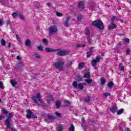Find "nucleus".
<instances>
[{"mask_svg": "<svg viewBox=\"0 0 131 131\" xmlns=\"http://www.w3.org/2000/svg\"><path fill=\"white\" fill-rule=\"evenodd\" d=\"M65 64V61L62 60L61 59H56V62H54L53 64V68L56 69H59L60 71L64 70V65Z\"/></svg>", "mask_w": 131, "mask_h": 131, "instance_id": "f257e3e1", "label": "nucleus"}, {"mask_svg": "<svg viewBox=\"0 0 131 131\" xmlns=\"http://www.w3.org/2000/svg\"><path fill=\"white\" fill-rule=\"evenodd\" d=\"M92 25L100 30H103V29H104V24L103 23V21L100 19L93 21Z\"/></svg>", "mask_w": 131, "mask_h": 131, "instance_id": "f03ea898", "label": "nucleus"}, {"mask_svg": "<svg viewBox=\"0 0 131 131\" xmlns=\"http://www.w3.org/2000/svg\"><path fill=\"white\" fill-rule=\"evenodd\" d=\"M14 113H9V116L7 117V120H5V125H6L7 128H11V118H12Z\"/></svg>", "mask_w": 131, "mask_h": 131, "instance_id": "7ed1b4c3", "label": "nucleus"}, {"mask_svg": "<svg viewBox=\"0 0 131 131\" xmlns=\"http://www.w3.org/2000/svg\"><path fill=\"white\" fill-rule=\"evenodd\" d=\"M32 99L35 104H37L38 101L40 102L41 104H42L43 102L42 100H41V96H40V94L39 93H37L36 96H33Z\"/></svg>", "mask_w": 131, "mask_h": 131, "instance_id": "20e7f679", "label": "nucleus"}, {"mask_svg": "<svg viewBox=\"0 0 131 131\" xmlns=\"http://www.w3.org/2000/svg\"><path fill=\"white\" fill-rule=\"evenodd\" d=\"M73 86L75 89H78V90H80V91H82V90L84 89V86L82 84V83H79L77 84L76 81L73 82Z\"/></svg>", "mask_w": 131, "mask_h": 131, "instance_id": "39448f33", "label": "nucleus"}, {"mask_svg": "<svg viewBox=\"0 0 131 131\" xmlns=\"http://www.w3.org/2000/svg\"><path fill=\"white\" fill-rule=\"evenodd\" d=\"M56 50H58L57 55V56H60V57H62L63 56H66V55H68V54H69V51H68L61 50L60 49H56Z\"/></svg>", "mask_w": 131, "mask_h": 131, "instance_id": "423d86ee", "label": "nucleus"}, {"mask_svg": "<svg viewBox=\"0 0 131 131\" xmlns=\"http://www.w3.org/2000/svg\"><path fill=\"white\" fill-rule=\"evenodd\" d=\"M49 34H53V33H56L58 31V28L56 26H52L49 27Z\"/></svg>", "mask_w": 131, "mask_h": 131, "instance_id": "0eeeda50", "label": "nucleus"}, {"mask_svg": "<svg viewBox=\"0 0 131 131\" xmlns=\"http://www.w3.org/2000/svg\"><path fill=\"white\" fill-rule=\"evenodd\" d=\"M100 60H101V56L98 55L95 59H93L92 62L91 64L93 67H96L97 65V63H99L100 62Z\"/></svg>", "mask_w": 131, "mask_h": 131, "instance_id": "6e6552de", "label": "nucleus"}, {"mask_svg": "<svg viewBox=\"0 0 131 131\" xmlns=\"http://www.w3.org/2000/svg\"><path fill=\"white\" fill-rule=\"evenodd\" d=\"M27 112V118L28 119H31V118H32V115L33 114V112H31V110H27L26 111Z\"/></svg>", "mask_w": 131, "mask_h": 131, "instance_id": "1a4fd4ad", "label": "nucleus"}, {"mask_svg": "<svg viewBox=\"0 0 131 131\" xmlns=\"http://www.w3.org/2000/svg\"><path fill=\"white\" fill-rule=\"evenodd\" d=\"M78 8L79 10H83L84 9V2L80 1L78 4Z\"/></svg>", "mask_w": 131, "mask_h": 131, "instance_id": "9d476101", "label": "nucleus"}, {"mask_svg": "<svg viewBox=\"0 0 131 131\" xmlns=\"http://www.w3.org/2000/svg\"><path fill=\"white\" fill-rule=\"evenodd\" d=\"M59 50L57 49H54L50 48H46L45 51L47 52V53H53L55 52H58Z\"/></svg>", "mask_w": 131, "mask_h": 131, "instance_id": "9b49d317", "label": "nucleus"}, {"mask_svg": "<svg viewBox=\"0 0 131 131\" xmlns=\"http://www.w3.org/2000/svg\"><path fill=\"white\" fill-rule=\"evenodd\" d=\"M69 20H70V17H69L67 18L65 23L63 24L66 27H69V25H70Z\"/></svg>", "mask_w": 131, "mask_h": 131, "instance_id": "f8f14e48", "label": "nucleus"}, {"mask_svg": "<svg viewBox=\"0 0 131 131\" xmlns=\"http://www.w3.org/2000/svg\"><path fill=\"white\" fill-rule=\"evenodd\" d=\"M111 111L112 113H115L117 111V107L116 106H112L111 107Z\"/></svg>", "mask_w": 131, "mask_h": 131, "instance_id": "ddd939ff", "label": "nucleus"}, {"mask_svg": "<svg viewBox=\"0 0 131 131\" xmlns=\"http://www.w3.org/2000/svg\"><path fill=\"white\" fill-rule=\"evenodd\" d=\"M47 117L49 120H55V119H56V117H54L53 115H47Z\"/></svg>", "mask_w": 131, "mask_h": 131, "instance_id": "4468645a", "label": "nucleus"}, {"mask_svg": "<svg viewBox=\"0 0 131 131\" xmlns=\"http://www.w3.org/2000/svg\"><path fill=\"white\" fill-rule=\"evenodd\" d=\"M31 42L30 41V40H29V39H27V40H26L25 41V45L27 47H28L29 48H30Z\"/></svg>", "mask_w": 131, "mask_h": 131, "instance_id": "2eb2a0df", "label": "nucleus"}, {"mask_svg": "<svg viewBox=\"0 0 131 131\" xmlns=\"http://www.w3.org/2000/svg\"><path fill=\"white\" fill-rule=\"evenodd\" d=\"M33 57H35L36 59H40L41 57L38 53L36 52H34L33 54Z\"/></svg>", "mask_w": 131, "mask_h": 131, "instance_id": "dca6fc26", "label": "nucleus"}, {"mask_svg": "<svg viewBox=\"0 0 131 131\" xmlns=\"http://www.w3.org/2000/svg\"><path fill=\"white\" fill-rule=\"evenodd\" d=\"M117 26L116 25L114 24H112L111 25H110L108 27V29L110 30H112V29H114V28H116Z\"/></svg>", "mask_w": 131, "mask_h": 131, "instance_id": "f3484780", "label": "nucleus"}, {"mask_svg": "<svg viewBox=\"0 0 131 131\" xmlns=\"http://www.w3.org/2000/svg\"><path fill=\"white\" fill-rule=\"evenodd\" d=\"M114 86V83L112 81H110L107 84V86L109 89H112V86Z\"/></svg>", "mask_w": 131, "mask_h": 131, "instance_id": "a211bd4d", "label": "nucleus"}, {"mask_svg": "<svg viewBox=\"0 0 131 131\" xmlns=\"http://www.w3.org/2000/svg\"><path fill=\"white\" fill-rule=\"evenodd\" d=\"M119 69L120 71H123L124 70V67L123 66V64L122 63H120L119 64Z\"/></svg>", "mask_w": 131, "mask_h": 131, "instance_id": "6ab92c4d", "label": "nucleus"}, {"mask_svg": "<svg viewBox=\"0 0 131 131\" xmlns=\"http://www.w3.org/2000/svg\"><path fill=\"white\" fill-rule=\"evenodd\" d=\"M91 74L89 72L86 73L84 75V78H88V79H90L91 78Z\"/></svg>", "mask_w": 131, "mask_h": 131, "instance_id": "aec40b11", "label": "nucleus"}, {"mask_svg": "<svg viewBox=\"0 0 131 131\" xmlns=\"http://www.w3.org/2000/svg\"><path fill=\"white\" fill-rule=\"evenodd\" d=\"M84 68V63L81 62L79 63V65H78L79 69H82Z\"/></svg>", "mask_w": 131, "mask_h": 131, "instance_id": "412c9836", "label": "nucleus"}, {"mask_svg": "<svg viewBox=\"0 0 131 131\" xmlns=\"http://www.w3.org/2000/svg\"><path fill=\"white\" fill-rule=\"evenodd\" d=\"M77 20L78 22H81V21H82V15L81 14H79L78 15Z\"/></svg>", "mask_w": 131, "mask_h": 131, "instance_id": "4be33fe9", "label": "nucleus"}, {"mask_svg": "<svg viewBox=\"0 0 131 131\" xmlns=\"http://www.w3.org/2000/svg\"><path fill=\"white\" fill-rule=\"evenodd\" d=\"M124 111V110H123V108H121L117 112V114H118V115H120V114H122V113H123Z\"/></svg>", "mask_w": 131, "mask_h": 131, "instance_id": "5701e85b", "label": "nucleus"}, {"mask_svg": "<svg viewBox=\"0 0 131 131\" xmlns=\"http://www.w3.org/2000/svg\"><path fill=\"white\" fill-rule=\"evenodd\" d=\"M84 81L85 82H87L88 84H91L93 82V80L90 78L89 79H85Z\"/></svg>", "mask_w": 131, "mask_h": 131, "instance_id": "b1692460", "label": "nucleus"}, {"mask_svg": "<svg viewBox=\"0 0 131 131\" xmlns=\"http://www.w3.org/2000/svg\"><path fill=\"white\" fill-rule=\"evenodd\" d=\"M10 83L12 84V86H15V85H17V82H16V81H15L14 80H11Z\"/></svg>", "mask_w": 131, "mask_h": 131, "instance_id": "393cba45", "label": "nucleus"}, {"mask_svg": "<svg viewBox=\"0 0 131 131\" xmlns=\"http://www.w3.org/2000/svg\"><path fill=\"white\" fill-rule=\"evenodd\" d=\"M57 131H62L63 130V126L59 125L57 128Z\"/></svg>", "mask_w": 131, "mask_h": 131, "instance_id": "a878e982", "label": "nucleus"}, {"mask_svg": "<svg viewBox=\"0 0 131 131\" xmlns=\"http://www.w3.org/2000/svg\"><path fill=\"white\" fill-rule=\"evenodd\" d=\"M74 125H73V124H71V126L69 127V131H74Z\"/></svg>", "mask_w": 131, "mask_h": 131, "instance_id": "bb28decb", "label": "nucleus"}, {"mask_svg": "<svg viewBox=\"0 0 131 131\" xmlns=\"http://www.w3.org/2000/svg\"><path fill=\"white\" fill-rule=\"evenodd\" d=\"M65 103H66V105H64V107H68V106H70L71 105L70 101L68 100H66Z\"/></svg>", "mask_w": 131, "mask_h": 131, "instance_id": "cd10ccee", "label": "nucleus"}, {"mask_svg": "<svg viewBox=\"0 0 131 131\" xmlns=\"http://www.w3.org/2000/svg\"><path fill=\"white\" fill-rule=\"evenodd\" d=\"M55 105L56 106L57 108H60V106H61V102L59 101H56Z\"/></svg>", "mask_w": 131, "mask_h": 131, "instance_id": "c85d7f7f", "label": "nucleus"}, {"mask_svg": "<svg viewBox=\"0 0 131 131\" xmlns=\"http://www.w3.org/2000/svg\"><path fill=\"white\" fill-rule=\"evenodd\" d=\"M72 65V60H68L67 63V67H69Z\"/></svg>", "mask_w": 131, "mask_h": 131, "instance_id": "c756f323", "label": "nucleus"}, {"mask_svg": "<svg viewBox=\"0 0 131 131\" xmlns=\"http://www.w3.org/2000/svg\"><path fill=\"white\" fill-rule=\"evenodd\" d=\"M91 97L90 96H87L85 98V102L86 103H89V102H90V101H91Z\"/></svg>", "mask_w": 131, "mask_h": 131, "instance_id": "7c9ffc66", "label": "nucleus"}, {"mask_svg": "<svg viewBox=\"0 0 131 131\" xmlns=\"http://www.w3.org/2000/svg\"><path fill=\"white\" fill-rule=\"evenodd\" d=\"M86 54H87L86 58H90V57H91V56L93 55V51L88 52L86 53Z\"/></svg>", "mask_w": 131, "mask_h": 131, "instance_id": "2f4dec72", "label": "nucleus"}, {"mask_svg": "<svg viewBox=\"0 0 131 131\" xmlns=\"http://www.w3.org/2000/svg\"><path fill=\"white\" fill-rule=\"evenodd\" d=\"M106 82V80L104 78H102L101 79V83L102 85H104V84Z\"/></svg>", "mask_w": 131, "mask_h": 131, "instance_id": "473e14b6", "label": "nucleus"}, {"mask_svg": "<svg viewBox=\"0 0 131 131\" xmlns=\"http://www.w3.org/2000/svg\"><path fill=\"white\" fill-rule=\"evenodd\" d=\"M91 36H90V35H88L87 36V40L88 42H89V43H91L92 42V41L91 40Z\"/></svg>", "mask_w": 131, "mask_h": 131, "instance_id": "72a5a7b5", "label": "nucleus"}, {"mask_svg": "<svg viewBox=\"0 0 131 131\" xmlns=\"http://www.w3.org/2000/svg\"><path fill=\"white\" fill-rule=\"evenodd\" d=\"M1 43L2 46H4V47H6V41L5 40V39H3L1 40Z\"/></svg>", "mask_w": 131, "mask_h": 131, "instance_id": "f704fd0d", "label": "nucleus"}, {"mask_svg": "<svg viewBox=\"0 0 131 131\" xmlns=\"http://www.w3.org/2000/svg\"><path fill=\"white\" fill-rule=\"evenodd\" d=\"M48 101H49V102H51V101H54V98H53V96H50L48 97Z\"/></svg>", "mask_w": 131, "mask_h": 131, "instance_id": "c9c22d12", "label": "nucleus"}, {"mask_svg": "<svg viewBox=\"0 0 131 131\" xmlns=\"http://www.w3.org/2000/svg\"><path fill=\"white\" fill-rule=\"evenodd\" d=\"M2 112H3V113L4 114H8V113H9V111L6 110V109H5V108L4 109H2Z\"/></svg>", "mask_w": 131, "mask_h": 131, "instance_id": "e433bc0d", "label": "nucleus"}, {"mask_svg": "<svg viewBox=\"0 0 131 131\" xmlns=\"http://www.w3.org/2000/svg\"><path fill=\"white\" fill-rule=\"evenodd\" d=\"M56 16H58V17H62V16H63L62 13H60V12H56Z\"/></svg>", "mask_w": 131, "mask_h": 131, "instance_id": "4c0bfd02", "label": "nucleus"}, {"mask_svg": "<svg viewBox=\"0 0 131 131\" xmlns=\"http://www.w3.org/2000/svg\"><path fill=\"white\" fill-rule=\"evenodd\" d=\"M77 47H78L79 48H83L84 47H85V44H78L77 45Z\"/></svg>", "mask_w": 131, "mask_h": 131, "instance_id": "58836bf2", "label": "nucleus"}, {"mask_svg": "<svg viewBox=\"0 0 131 131\" xmlns=\"http://www.w3.org/2000/svg\"><path fill=\"white\" fill-rule=\"evenodd\" d=\"M18 15L19 16V18L21 20H24V15H22L21 13H19Z\"/></svg>", "mask_w": 131, "mask_h": 131, "instance_id": "ea45409f", "label": "nucleus"}, {"mask_svg": "<svg viewBox=\"0 0 131 131\" xmlns=\"http://www.w3.org/2000/svg\"><path fill=\"white\" fill-rule=\"evenodd\" d=\"M90 33H91V32H90V29H86L85 34H86V35H90Z\"/></svg>", "mask_w": 131, "mask_h": 131, "instance_id": "a19ab883", "label": "nucleus"}, {"mask_svg": "<svg viewBox=\"0 0 131 131\" xmlns=\"http://www.w3.org/2000/svg\"><path fill=\"white\" fill-rule=\"evenodd\" d=\"M0 89H2V90H4V84L3 83V82H2V81H0Z\"/></svg>", "mask_w": 131, "mask_h": 131, "instance_id": "79ce46f5", "label": "nucleus"}, {"mask_svg": "<svg viewBox=\"0 0 131 131\" xmlns=\"http://www.w3.org/2000/svg\"><path fill=\"white\" fill-rule=\"evenodd\" d=\"M123 40L126 42V43H129V39L127 38H125Z\"/></svg>", "mask_w": 131, "mask_h": 131, "instance_id": "37998d69", "label": "nucleus"}, {"mask_svg": "<svg viewBox=\"0 0 131 131\" xmlns=\"http://www.w3.org/2000/svg\"><path fill=\"white\" fill-rule=\"evenodd\" d=\"M17 13L16 12H14L13 14H12V16H13V18L14 19H16V17H17Z\"/></svg>", "mask_w": 131, "mask_h": 131, "instance_id": "c03bdc74", "label": "nucleus"}, {"mask_svg": "<svg viewBox=\"0 0 131 131\" xmlns=\"http://www.w3.org/2000/svg\"><path fill=\"white\" fill-rule=\"evenodd\" d=\"M42 41L45 45H48V40L47 39H43Z\"/></svg>", "mask_w": 131, "mask_h": 131, "instance_id": "a18cd8bd", "label": "nucleus"}, {"mask_svg": "<svg viewBox=\"0 0 131 131\" xmlns=\"http://www.w3.org/2000/svg\"><path fill=\"white\" fill-rule=\"evenodd\" d=\"M16 37L17 39H18V41H19L21 43L22 42V41L20 39V37H19V35H18V34L16 35Z\"/></svg>", "mask_w": 131, "mask_h": 131, "instance_id": "49530a36", "label": "nucleus"}, {"mask_svg": "<svg viewBox=\"0 0 131 131\" xmlns=\"http://www.w3.org/2000/svg\"><path fill=\"white\" fill-rule=\"evenodd\" d=\"M82 80V78H81V76H78L77 77V81H81Z\"/></svg>", "mask_w": 131, "mask_h": 131, "instance_id": "de8ad7c7", "label": "nucleus"}, {"mask_svg": "<svg viewBox=\"0 0 131 131\" xmlns=\"http://www.w3.org/2000/svg\"><path fill=\"white\" fill-rule=\"evenodd\" d=\"M32 118H37L36 115L33 113V115H32Z\"/></svg>", "mask_w": 131, "mask_h": 131, "instance_id": "09e8293b", "label": "nucleus"}, {"mask_svg": "<svg viewBox=\"0 0 131 131\" xmlns=\"http://www.w3.org/2000/svg\"><path fill=\"white\" fill-rule=\"evenodd\" d=\"M126 53L127 55H128V54H129V53H130V49H127Z\"/></svg>", "mask_w": 131, "mask_h": 131, "instance_id": "8fccbe9b", "label": "nucleus"}, {"mask_svg": "<svg viewBox=\"0 0 131 131\" xmlns=\"http://www.w3.org/2000/svg\"><path fill=\"white\" fill-rule=\"evenodd\" d=\"M104 96H105V97H108V96H110V93H104Z\"/></svg>", "mask_w": 131, "mask_h": 131, "instance_id": "3c124183", "label": "nucleus"}, {"mask_svg": "<svg viewBox=\"0 0 131 131\" xmlns=\"http://www.w3.org/2000/svg\"><path fill=\"white\" fill-rule=\"evenodd\" d=\"M3 119H5V116L4 115L0 116V120H3Z\"/></svg>", "mask_w": 131, "mask_h": 131, "instance_id": "603ef678", "label": "nucleus"}, {"mask_svg": "<svg viewBox=\"0 0 131 131\" xmlns=\"http://www.w3.org/2000/svg\"><path fill=\"white\" fill-rule=\"evenodd\" d=\"M55 115H56V116L58 117H60V116H61V114L58 112H56Z\"/></svg>", "mask_w": 131, "mask_h": 131, "instance_id": "864d4df0", "label": "nucleus"}, {"mask_svg": "<svg viewBox=\"0 0 131 131\" xmlns=\"http://www.w3.org/2000/svg\"><path fill=\"white\" fill-rule=\"evenodd\" d=\"M115 18H116V16H114L111 19V21H112V22H113L114 21V20L115 19Z\"/></svg>", "mask_w": 131, "mask_h": 131, "instance_id": "5fc2aeb1", "label": "nucleus"}, {"mask_svg": "<svg viewBox=\"0 0 131 131\" xmlns=\"http://www.w3.org/2000/svg\"><path fill=\"white\" fill-rule=\"evenodd\" d=\"M38 50H39V51H42V47L41 46L38 47Z\"/></svg>", "mask_w": 131, "mask_h": 131, "instance_id": "6e6d98bb", "label": "nucleus"}, {"mask_svg": "<svg viewBox=\"0 0 131 131\" xmlns=\"http://www.w3.org/2000/svg\"><path fill=\"white\" fill-rule=\"evenodd\" d=\"M3 25H4V23H3L2 19H0V26H3Z\"/></svg>", "mask_w": 131, "mask_h": 131, "instance_id": "4d7b16f0", "label": "nucleus"}, {"mask_svg": "<svg viewBox=\"0 0 131 131\" xmlns=\"http://www.w3.org/2000/svg\"><path fill=\"white\" fill-rule=\"evenodd\" d=\"M22 66H23V64H22V63H19L18 64L17 67H22Z\"/></svg>", "mask_w": 131, "mask_h": 131, "instance_id": "13d9d810", "label": "nucleus"}, {"mask_svg": "<svg viewBox=\"0 0 131 131\" xmlns=\"http://www.w3.org/2000/svg\"><path fill=\"white\" fill-rule=\"evenodd\" d=\"M7 25H11V20H8L7 22Z\"/></svg>", "mask_w": 131, "mask_h": 131, "instance_id": "bf43d9fd", "label": "nucleus"}, {"mask_svg": "<svg viewBox=\"0 0 131 131\" xmlns=\"http://www.w3.org/2000/svg\"><path fill=\"white\" fill-rule=\"evenodd\" d=\"M16 59H17V60H19V61H20V60H21V57L17 56L16 57Z\"/></svg>", "mask_w": 131, "mask_h": 131, "instance_id": "052dcab7", "label": "nucleus"}, {"mask_svg": "<svg viewBox=\"0 0 131 131\" xmlns=\"http://www.w3.org/2000/svg\"><path fill=\"white\" fill-rule=\"evenodd\" d=\"M11 131H17V130L16 129L14 128H12L11 129Z\"/></svg>", "mask_w": 131, "mask_h": 131, "instance_id": "680f3d73", "label": "nucleus"}, {"mask_svg": "<svg viewBox=\"0 0 131 131\" xmlns=\"http://www.w3.org/2000/svg\"><path fill=\"white\" fill-rule=\"evenodd\" d=\"M119 129H120L121 130H123V128H122V127H121V126H119Z\"/></svg>", "mask_w": 131, "mask_h": 131, "instance_id": "e2e57ef3", "label": "nucleus"}, {"mask_svg": "<svg viewBox=\"0 0 131 131\" xmlns=\"http://www.w3.org/2000/svg\"><path fill=\"white\" fill-rule=\"evenodd\" d=\"M82 84L83 85H86V83L82 82Z\"/></svg>", "mask_w": 131, "mask_h": 131, "instance_id": "0e129e2a", "label": "nucleus"}, {"mask_svg": "<svg viewBox=\"0 0 131 131\" xmlns=\"http://www.w3.org/2000/svg\"><path fill=\"white\" fill-rule=\"evenodd\" d=\"M81 121H82V122H83V121H84V118H82L81 119Z\"/></svg>", "mask_w": 131, "mask_h": 131, "instance_id": "69168bd1", "label": "nucleus"}, {"mask_svg": "<svg viewBox=\"0 0 131 131\" xmlns=\"http://www.w3.org/2000/svg\"><path fill=\"white\" fill-rule=\"evenodd\" d=\"M93 49H94V48L91 47V48H90V52H91V51L92 52V50H93Z\"/></svg>", "mask_w": 131, "mask_h": 131, "instance_id": "338daca9", "label": "nucleus"}, {"mask_svg": "<svg viewBox=\"0 0 131 131\" xmlns=\"http://www.w3.org/2000/svg\"><path fill=\"white\" fill-rule=\"evenodd\" d=\"M126 131H129V128H127Z\"/></svg>", "mask_w": 131, "mask_h": 131, "instance_id": "774afa93", "label": "nucleus"}]
</instances>
